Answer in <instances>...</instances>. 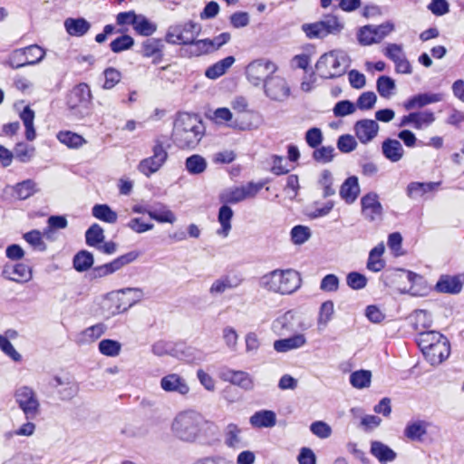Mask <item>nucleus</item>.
Returning a JSON list of instances; mask_svg holds the SVG:
<instances>
[{"label":"nucleus","mask_w":464,"mask_h":464,"mask_svg":"<svg viewBox=\"0 0 464 464\" xmlns=\"http://www.w3.org/2000/svg\"><path fill=\"white\" fill-rule=\"evenodd\" d=\"M205 128L197 115L179 113L175 120L172 139L180 149H194L201 140Z\"/></svg>","instance_id":"f257e3e1"},{"label":"nucleus","mask_w":464,"mask_h":464,"mask_svg":"<svg viewBox=\"0 0 464 464\" xmlns=\"http://www.w3.org/2000/svg\"><path fill=\"white\" fill-rule=\"evenodd\" d=\"M300 274L294 269H275L259 279V286L268 292L291 295L300 288Z\"/></svg>","instance_id":"f03ea898"},{"label":"nucleus","mask_w":464,"mask_h":464,"mask_svg":"<svg viewBox=\"0 0 464 464\" xmlns=\"http://www.w3.org/2000/svg\"><path fill=\"white\" fill-rule=\"evenodd\" d=\"M208 422L194 411L179 412L171 423V431L178 440L184 442H195L201 434L202 428Z\"/></svg>","instance_id":"7ed1b4c3"},{"label":"nucleus","mask_w":464,"mask_h":464,"mask_svg":"<svg viewBox=\"0 0 464 464\" xmlns=\"http://www.w3.org/2000/svg\"><path fill=\"white\" fill-rule=\"evenodd\" d=\"M347 67V57L340 51H331L323 54L315 64L319 75L324 79L342 76L344 74Z\"/></svg>","instance_id":"20e7f679"},{"label":"nucleus","mask_w":464,"mask_h":464,"mask_svg":"<svg viewBox=\"0 0 464 464\" xmlns=\"http://www.w3.org/2000/svg\"><path fill=\"white\" fill-rule=\"evenodd\" d=\"M92 92L86 83L74 86L67 96V105L71 111L82 119L90 113Z\"/></svg>","instance_id":"39448f33"},{"label":"nucleus","mask_w":464,"mask_h":464,"mask_svg":"<svg viewBox=\"0 0 464 464\" xmlns=\"http://www.w3.org/2000/svg\"><path fill=\"white\" fill-rule=\"evenodd\" d=\"M310 327L304 318L293 310H289L278 316L272 324V329L279 336L288 335L292 333L304 332Z\"/></svg>","instance_id":"423d86ee"},{"label":"nucleus","mask_w":464,"mask_h":464,"mask_svg":"<svg viewBox=\"0 0 464 464\" xmlns=\"http://www.w3.org/2000/svg\"><path fill=\"white\" fill-rule=\"evenodd\" d=\"M277 71L276 63L265 58L252 61L246 67V77L250 84L259 87Z\"/></svg>","instance_id":"0eeeda50"},{"label":"nucleus","mask_w":464,"mask_h":464,"mask_svg":"<svg viewBox=\"0 0 464 464\" xmlns=\"http://www.w3.org/2000/svg\"><path fill=\"white\" fill-rule=\"evenodd\" d=\"M201 32V24L188 21L170 26L166 34V41L171 44L190 45Z\"/></svg>","instance_id":"6e6552de"},{"label":"nucleus","mask_w":464,"mask_h":464,"mask_svg":"<svg viewBox=\"0 0 464 464\" xmlns=\"http://www.w3.org/2000/svg\"><path fill=\"white\" fill-rule=\"evenodd\" d=\"M343 28V24L333 14L324 15L319 22L303 25V30L309 38H324L330 34H336Z\"/></svg>","instance_id":"1a4fd4ad"},{"label":"nucleus","mask_w":464,"mask_h":464,"mask_svg":"<svg viewBox=\"0 0 464 464\" xmlns=\"http://www.w3.org/2000/svg\"><path fill=\"white\" fill-rule=\"evenodd\" d=\"M15 402L27 420H34L40 413V402L35 392L28 386H21L14 392Z\"/></svg>","instance_id":"9d476101"},{"label":"nucleus","mask_w":464,"mask_h":464,"mask_svg":"<svg viewBox=\"0 0 464 464\" xmlns=\"http://www.w3.org/2000/svg\"><path fill=\"white\" fill-rule=\"evenodd\" d=\"M263 188L262 183L249 182L245 186L230 188L219 195V199L225 204H236L246 198H252Z\"/></svg>","instance_id":"9b49d317"},{"label":"nucleus","mask_w":464,"mask_h":464,"mask_svg":"<svg viewBox=\"0 0 464 464\" xmlns=\"http://www.w3.org/2000/svg\"><path fill=\"white\" fill-rule=\"evenodd\" d=\"M394 24L388 21L379 25H365L360 29L358 41L362 45H371L380 43L383 38L394 31Z\"/></svg>","instance_id":"f8f14e48"},{"label":"nucleus","mask_w":464,"mask_h":464,"mask_svg":"<svg viewBox=\"0 0 464 464\" xmlns=\"http://www.w3.org/2000/svg\"><path fill=\"white\" fill-rule=\"evenodd\" d=\"M152 151L153 155L142 160L138 166L139 170L147 177L157 172L168 158V152L160 140L155 141Z\"/></svg>","instance_id":"ddd939ff"},{"label":"nucleus","mask_w":464,"mask_h":464,"mask_svg":"<svg viewBox=\"0 0 464 464\" xmlns=\"http://www.w3.org/2000/svg\"><path fill=\"white\" fill-rule=\"evenodd\" d=\"M265 94L276 102L285 101L290 94V88L285 78L272 75L263 85Z\"/></svg>","instance_id":"4468645a"},{"label":"nucleus","mask_w":464,"mask_h":464,"mask_svg":"<svg viewBox=\"0 0 464 464\" xmlns=\"http://www.w3.org/2000/svg\"><path fill=\"white\" fill-rule=\"evenodd\" d=\"M362 214L370 222L382 219L383 208L375 192H369L361 198Z\"/></svg>","instance_id":"2eb2a0df"},{"label":"nucleus","mask_w":464,"mask_h":464,"mask_svg":"<svg viewBox=\"0 0 464 464\" xmlns=\"http://www.w3.org/2000/svg\"><path fill=\"white\" fill-rule=\"evenodd\" d=\"M221 379L246 392L252 391L255 388L254 378L245 371L227 369L221 373Z\"/></svg>","instance_id":"dca6fc26"},{"label":"nucleus","mask_w":464,"mask_h":464,"mask_svg":"<svg viewBox=\"0 0 464 464\" xmlns=\"http://www.w3.org/2000/svg\"><path fill=\"white\" fill-rule=\"evenodd\" d=\"M353 129L360 142L366 144L377 136L379 124L374 120L363 119L356 121Z\"/></svg>","instance_id":"f3484780"},{"label":"nucleus","mask_w":464,"mask_h":464,"mask_svg":"<svg viewBox=\"0 0 464 464\" xmlns=\"http://www.w3.org/2000/svg\"><path fill=\"white\" fill-rule=\"evenodd\" d=\"M421 352L431 365H438L449 357L450 353V343L448 339L440 340Z\"/></svg>","instance_id":"a211bd4d"},{"label":"nucleus","mask_w":464,"mask_h":464,"mask_svg":"<svg viewBox=\"0 0 464 464\" xmlns=\"http://www.w3.org/2000/svg\"><path fill=\"white\" fill-rule=\"evenodd\" d=\"M160 388L167 392H176L180 395H187L189 392V386L186 380L177 373H169L160 380Z\"/></svg>","instance_id":"6ab92c4d"},{"label":"nucleus","mask_w":464,"mask_h":464,"mask_svg":"<svg viewBox=\"0 0 464 464\" xmlns=\"http://www.w3.org/2000/svg\"><path fill=\"white\" fill-rule=\"evenodd\" d=\"M435 121V115L432 111H423L418 112H411L403 116L400 126H406L411 124L415 129L421 130L430 126Z\"/></svg>","instance_id":"aec40b11"},{"label":"nucleus","mask_w":464,"mask_h":464,"mask_svg":"<svg viewBox=\"0 0 464 464\" xmlns=\"http://www.w3.org/2000/svg\"><path fill=\"white\" fill-rule=\"evenodd\" d=\"M2 275L7 280L18 283L28 282L32 278L30 267L22 263L15 265L6 264L4 266Z\"/></svg>","instance_id":"412c9836"},{"label":"nucleus","mask_w":464,"mask_h":464,"mask_svg":"<svg viewBox=\"0 0 464 464\" xmlns=\"http://www.w3.org/2000/svg\"><path fill=\"white\" fill-rule=\"evenodd\" d=\"M240 283L241 280L236 276H230L228 275L222 276L212 283L209 287V294L212 296L222 295L227 290L237 287Z\"/></svg>","instance_id":"4be33fe9"},{"label":"nucleus","mask_w":464,"mask_h":464,"mask_svg":"<svg viewBox=\"0 0 464 464\" xmlns=\"http://www.w3.org/2000/svg\"><path fill=\"white\" fill-rule=\"evenodd\" d=\"M307 341L303 334H295L288 338L276 340L274 342V349L278 353H286L288 351L298 349L306 344Z\"/></svg>","instance_id":"5701e85b"},{"label":"nucleus","mask_w":464,"mask_h":464,"mask_svg":"<svg viewBox=\"0 0 464 464\" xmlns=\"http://www.w3.org/2000/svg\"><path fill=\"white\" fill-rule=\"evenodd\" d=\"M441 93H420L410 98L405 103L404 108L408 111L413 109H420L428 104L435 103L442 101Z\"/></svg>","instance_id":"b1692460"},{"label":"nucleus","mask_w":464,"mask_h":464,"mask_svg":"<svg viewBox=\"0 0 464 464\" xmlns=\"http://www.w3.org/2000/svg\"><path fill=\"white\" fill-rule=\"evenodd\" d=\"M382 151L384 157L392 162L400 161L404 155V150L398 140L387 139L382 144Z\"/></svg>","instance_id":"393cba45"},{"label":"nucleus","mask_w":464,"mask_h":464,"mask_svg":"<svg viewBox=\"0 0 464 464\" xmlns=\"http://www.w3.org/2000/svg\"><path fill=\"white\" fill-rule=\"evenodd\" d=\"M255 428H272L276 424V415L273 411L262 410L255 412L249 419Z\"/></svg>","instance_id":"a878e982"},{"label":"nucleus","mask_w":464,"mask_h":464,"mask_svg":"<svg viewBox=\"0 0 464 464\" xmlns=\"http://www.w3.org/2000/svg\"><path fill=\"white\" fill-rule=\"evenodd\" d=\"M64 27L68 34L81 37L88 33L91 24L84 18H67L64 21Z\"/></svg>","instance_id":"bb28decb"},{"label":"nucleus","mask_w":464,"mask_h":464,"mask_svg":"<svg viewBox=\"0 0 464 464\" xmlns=\"http://www.w3.org/2000/svg\"><path fill=\"white\" fill-rule=\"evenodd\" d=\"M360 192L358 179L355 176L349 177L341 186L340 196L347 203L354 202Z\"/></svg>","instance_id":"cd10ccee"},{"label":"nucleus","mask_w":464,"mask_h":464,"mask_svg":"<svg viewBox=\"0 0 464 464\" xmlns=\"http://www.w3.org/2000/svg\"><path fill=\"white\" fill-rule=\"evenodd\" d=\"M462 289V283L457 276H442L436 284V290L440 293L456 295Z\"/></svg>","instance_id":"c85d7f7f"},{"label":"nucleus","mask_w":464,"mask_h":464,"mask_svg":"<svg viewBox=\"0 0 464 464\" xmlns=\"http://www.w3.org/2000/svg\"><path fill=\"white\" fill-rule=\"evenodd\" d=\"M371 453L381 462L386 463L393 461L396 459V452L390 447L381 441H372L371 444Z\"/></svg>","instance_id":"c756f323"},{"label":"nucleus","mask_w":464,"mask_h":464,"mask_svg":"<svg viewBox=\"0 0 464 464\" xmlns=\"http://www.w3.org/2000/svg\"><path fill=\"white\" fill-rule=\"evenodd\" d=\"M235 61L234 56H227L217 62L206 70V77L212 80L219 78L227 72V71L234 64Z\"/></svg>","instance_id":"7c9ffc66"},{"label":"nucleus","mask_w":464,"mask_h":464,"mask_svg":"<svg viewBox=\"0 0 464 464\" xmlns=\"http://www.w3.org/2000/svg\"><path fill=\"white\" fill-rule=\"evenodd\" d=\"M163 44L160 40L150 38L142 44V55L145 57H153V63H158L162 58Z\"/></svg>","instance_id":"2f4dec72"},{"label":"nucleus","mask_w":464,"mask_h":464,"mask_svg":"<svg viewBox=\"0 0 464 464\" xmlns=\"http://www.w3.org/2000/svg\"><path fill=\"white\" fill-rule=\"evenodd\" d=\"M334 314V304L331 300L322 303L317 316V327L322 331L325 329L328 324L332 321Z\"/></svg>","instance_id":"473e14b6"},{"label":"nucleus","mask_w":464,"mask_h":464,"mask_svg":"<svg viewBox=\"0 0 464 464\" xmlns=\"http://www.w3.org/2000/svg\"><path fill=\"white\" fill-rule=\"evenodd\" d=\"M384 252V246L380 244L373 247L369 254L367 261V268L372 272H379L385 266V262L382 259V256Z\"/></svg>","instance_id":"72a5a7b5"},{"label":"nucleus","mask_w":464,"mask_h":464,"mask_svg":"<svg viewBox=\"0 0 464 464\" xmlns=\"http://www.w3.org/2000/svg\"><path fill=\"white\" fill-rule=\"evenodd\" d=\"M447 339L444 335L437 331H422L419 333L417 343L421 351L428 349L440 340Z\"/></svg>","instance_id":"f704fd0d"},{"label":"nucleus","mask_w":464,"mask_h":464,"mask_svg":"<svg viewBox=\"0 0 464 464\" xmlns=\"http://www.w3.org/2000/svg\"><path fill=\"white\" fill-rule=\"evenodd\" d=\"M234 212L232 208L225 204L220 207L218 210V222L220 223L221 229L218 231L219 235L224 237H227L229 231L231 230V219L233 218Z\"/></svg>","instance_id":"c9c22d12"},{"label":"nucleus","mask_w":464,"mask_h":464,"mask_svg":"<svg viewBox=\"0 0 464 464\" xmlns=\"http://www.w3.org/2000/svg\"><path fill=\"white\" fill-rule=\"evenodd\" d=\"M411 324L420 333L428 330L432 324L431 315L426 310H416L411 315Z\"/></svg>","instance_id":"e433bc0d"},{"label":"nucleus","mask_w":464,"mask_h":464,"mask_svg":"<svg viewBox=\"0 0 464 464\" xmlns=\"http://www.w3.org/2000/svg\"><path fill=\"white\" fill-rule=\"evenodd\" d=\"M37 184L33 179H26L14 187V196L21 200L26 199L38 191Z\"/></svg>","instance_id":"4c0bfd02"},{"label":"nucleus","mask_w":464,"mask_h":464,"mask_svg":"<svg viewBox=\"0 0 464 464\" xmlns=\"http://www.w3.org/2000/svg\"><path fill=\"white\" fill-rule=\"evenodd\" d=\"M427 432V425L423 420H417L407 424L404 435L413 441H420Z\"/></svg>","instance_id":"58836bf2"},{"label":"nucleus","mask_w":464,"mask_h":464,"mask_svg":"<svg viewBox=\"0 0 464 464\" xmlns=\"http://www.w3.org/2000/svg\"><path fill=\"white\" fill-rule=\"evenodd\" d=\"M20 119L25 127V137L28 140L32 141L35 139L36 133L34 126V111L30 106H25L20 112Z\"/></svg>","instance_id":"ea45409f"},{"label":"nucleus","mask_w":464,"mask_h":464,"mask_svg":"<svg viewBox=\"0 0 464 464\" xmlns=\"http://www.w3.org/2000/svg\"><path fill=\"white\" fill-rule=\"evenodd\" d=\"M440 182H411L409 184L407 193L410 198L422 196L439 187Z\"/></svg>","instance_id":"a19ab883"},{"label":"nucleus","mask_w":464,"mask_h":464,"mask_svg":"<svg viewBox=\"0 0 464 464\" xmlns=\"http://www.w3.org/2000/svg\"><path fill=\"white\" fill-rule=\"evenodd\" d=\"M92 215L104 222L113 224L117 221L118 215L108 205L98 204L92 208Z\"/></svg>","instance_id":"79ce46f5"},{"label":"nucleus","mask_w":464,"mask_h":464,"mask_svg":"<svg viewBox=\"0 0 464 464\" xmlns=\"http://www.w3.org/2000/svg\"><path fill=\"white\" fill-rule=\"evenodd\" d=\"M57 139L60 142L72 149H78L86 142L81 135L69 130L60 131L57 134Z\"/></svg>","instance_id":"37998d69"},{"label":"nucleus","mask_w":464,"mask_h":464,"mask_svg":"<svg viewBox=\"0 0 464 464\" xmlns=\"http://www.w3.org/2000/svg\"><path fill=\"white\" fill-rule=\"evenodd\" d=\"M93 256L86 250L79 251L73 257V267L78 272H84L93 265Z\"/></svg>","instance_id":"c03bdc74"},{"label":"nucleus","mask_w":464,"mask_h":464,"mask_svg":"<svg viewBox=\"0 0 464 464\" xmlns=\"http://www.w3.org/2000/svg\"><path fill=\"white\" fill-rule=\"evenodd\" d=\"M104 238L103 229L98 224L91 226L85 233L86 244L92 247L97 248L100 244L103 243Z\"/></svg>","instance_id":"a18cd8bd"},{"label":"nucleus","mask_w":464,"mask_h":464,"mask_svg":"<svg viewBox=\"0 0 464 464\" xmlns=\"http://www.w3.org/2000/svg\"><path fill=\"white\" fill-rule=\"evenodd\" d=\"M241 429L234 424L230 423L226 427L225 430V443L229 448H237L241 444L240 438Z\"/></svg>","instance_id":"49530a36"},{"label":"nucleus","mask_w":464,"mask_h":464,"mask_svg":"<svg viewBox=\"0 0 464 464\" xmlns=\"http://www.w3.org/2000/svg\"><path fill=\"white\" fill-rule=\"evenodd\" d=\"M206 160L198 154L192 155L186 160V169L190 174H201L207 169Z\"/></svg>","instance_id":"de8ad7c7"},{"label":"nucleus","mask_w":464,"mask_h":464,"mask_svg":"<svg viewBox=\"0 0 464 464\" xmlns=\"http://www.w3.org/2000/svg\"><path fill=\"white\" fill-rule=\"evenodd\" d=\"M57 386H63L58 391L60 398L63 401H69L75 397L78 393V385L74 382H64L60 377H55Z\"/></svg>","instance_id":"09e8293b"},{"label":"nucleus","mask_w":464,"mask_h":464,"mask_svg":"<svg viewBox=\"0 0 464 464\" xmlns=\"http://www.w3.org/2000/svg\"><path fill=\"white\" fill-rule=\"evenodd\" d=\"M133 29L140 35L150 36L157 30V26L143 14H139Z\"/></svg>","instance_id":"8fccbe9b"},{"label":"nucleus","mask_w":464,"mask_h":464,"mask_svg":"<svg viewBox=\"0 0 464 464\" xmlns=\"http://www.w3.org/2000/svg\"><path fill=\"white\" fill-rule=\"evenodd\" d=\"M372 373L370 371L360 370L350 375L351 384L357 389L367 388L371 384Z\"/></svg>","instance_id":"3c124183"},{"label":"nucleus","mask_w":464,"mask_h":464,"mask_svg":"<svg viewBox=\"0 0 464 464\" xmlns=\"http://www.w3.org/2000/svg\"><path fill=\"white\" fill-rule=\"evenodd\" d=\"M148 215L151 219H154L160 223L172 224L176 221L174 213L164 206L160 208L150 209L148 211Z\"/></svg>","instance_id":"603ef678"},{"label":"nucleus","mask_w":464,"mask_h":464,"mask_svg":"<svg viewBox=\"0 0 464 464\" xmlns=\"http://www.w3.org/2000/svg\"><path fill=\"white\" fill-rule=\"evenodd\" d=\"M376 88L383 98H390L395 89V82L389 76L382 75L377 79Z\"/></svg>","instance_id":"864d4df0"},{"label":"nucleus","mask_w":464,"mask_h":464,"mask_svg":"<svg viewBox=\"0 0 464 464\" xmlns=\"http://www.w3.org/2000/svg\"><path fill=\"white\" fill-rule=\"evenodd\" d=\"M34 148L27 145L24 142H19L14 149V158L18 160L20 162L25 163L32 160L34 156Z\"/></svg>","instance_id":"5fc2aeb1"},{"label":"nucleus","mask_w":464,"mask_h":464,"mask_svg":"<svg viewBox=\"0 0 464 464\" xmlns=\"http://www.w3.org/2000/svg\"><path fill=\"white\" fill-rule=\"evenodd\" d=\"M139 256V254L135 251L129 252L125 255H122L113 261L107 263L109 269L111 274L115 273L116 271L120 270L124 266L133 262L136 260Z\"/></svg>","instance_id":"6e6d98bb"},{"label":"nucleus","mask_w":464,"mask_h":464,"mask_svg":"<svg viewBox=\"0 0 464 464\" xmlns=\"http://www.w3.org/2000/svg\"><path fill=\"white\" fill-rule=\"evenodd\" d=\"M24 55L28 65H34L40 63L45 56V51L37 44L29 45L24 48Z\"/></svg>","instance_id":"4d7b16f0"},{"label":"nucleus","mask_w":464,"mask_h":464,"mask_svg":"<svg viewBox=\"0 0 464 464\" xmlns=\"http://www.w3.org/2000/svg\"><path fill=\"white\" fill-rule=\"evenodd\" d=\"M188 52L193 56H200L212 53L210 49V39H194L193 43L189 45Z\"/></svg>","instance_id":"13d9d810"},{"label":"nucleus","mask_w":464,"mask_h":464,"mask_svg":"<svg viewBox=\"0 0 464 464\" xmlns=\"http://www.w3.org/2000/svg\"><path fill=\"white\" fill-rule=\"evenodd\" d=\"M311 229L308 227L298 225L291 230V239L295 245H302L311 237Z\"/></svg>","instance_id":"bf43d9fd"},{"label":"nucleus","mask_w":464,"mask_h":464,"mask_svg":"<svg viewBox=\"0 0 464 464\" xmlns=\"http://www.w3.org/2000/svg\"><path fill=\"white\" fill-rule=\"evenodd\" d=\"M134 45V40L128 34H123L114 39L111 44L110 47L113 53H121L130 49Z\"/></svg>","instance_id":"052dcab7"},{"label":"nucleus","mask_w":464,"mask_h":464,"mask_svg":"<svg viewBox=\"0 0 464 464\" xmlns=\"http://www.w3.org/2000/svg\"><path fill=\"white\" fill-rule=\"evenodd\" d=\"M121 345L119 342L111 339L102 340L99 343L100 352L106 356H117L121 352Z\"/></svg>","instance_id":"680f3d73"},{"label":"nucleus","mask_w":464,"mask_h":464,"mask_svg":"<svg viewBox=\"0 0 464 464\" xmlns=\"http://www.w3.org/2000/svg\"><path fill=\"white\" fill-rule=\"evenodd\" d=\"M367 282L366 276L359 272H350L346 276V284L353 290L363 289Z\"/></svg>","instance_id":"e2e57ef3"},{"label":"nucleus","mask_w":464,"mask_h":464,"mask_svg":"<svg viewBox=\"0 0 464 464\" xmlns=\"http://www.w3.org/2000/svg\"><path fill=\"white\" fill-rule=\"evenodd\" d=\"M340 285V279L334 274H328L323 277L320 283V289L324 292H337Z\"/></svg>","instance_id":"0e129e2a"},{"label":"nucleus","mask_w":464,"mask_h":464,"mask_svg":"<svg viewBox=\"0 0 464 464\" xmlns=\"http://www.w3.org/2000/svg\"><path fill=\"white\" fill-rule=\"evenodd\" d=\"M384 55L392 60L394 64L405 57L402 46L397 44H389L383 50Z\"/></svg>","instance_id":"69168bd1"},{"label":"nucleus","mask_w":464,"mask_h":464,"mask_svg":"<svg viewBox=\"0 0 464 464\" xmlns=\"http://www.w3.org/2000/svg\"><path fill=\"white\" fill-rule=\"evenodd\" d=\"M377 101V96L373 92H362L356 102V106L360 110H371L373 108Z\"/></svg>","instance_id":"338daca9"},{"label":"nucleus","mask_w":464,"mask_h":464,"mask_svg":"<svg viewBox=\"0 0 464 464\" xmlns=\"http://www.w3.org/2000/svg\"><path fill=\"white\" fill-rule=\"evenodd\" d=\"M24 240L39 251H44L46 245L43 241L42 235L38 230H32L24 235Z\"/></svg>","instance_id":"774afa93"}]
</instances>
